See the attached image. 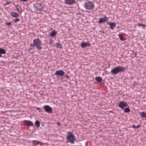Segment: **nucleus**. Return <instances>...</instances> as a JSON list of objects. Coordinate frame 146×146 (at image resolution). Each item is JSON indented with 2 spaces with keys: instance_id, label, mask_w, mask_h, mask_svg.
Returning a JSON list of instances; mask_svg holds the SVG:
<instances>
[{
  "instance_id": "nucleus-1",
  "label": "nucleus",
  "mask_w": 146,
  "mask_h": 146,
  "mask_svg": "<svg viewBox=\"0 0 146 146\" xmlns=\"http://www.w3.org/2000/svg\"><path fill=\"white\" fill-rule=\"evenodd\" d=\"M68 135L66 137L67 142L70 143L71 144H74L76 140L75 136L71 132L67 133Z\"/></svg>"
},
{
  "instance_id": "nucleus-2",
  "label": "nucleus",
  "mask_w": 146,
  "mask_h": 146,
  "mask_svg": "<svg viewBox=\"0 0 146 146\" xmlns=\"http://www.w3.org/2000/svg\"><path fill=\"white\" fill-rule=\"evenodd\" d=\"M84 6L86 9L89 10H93L95 8L94 3L90 1L85 2Z\"/></svg>"
},
{
  "instance_id": "nucleus-3",
  "label": "nucleus",
  "mask_w": 146,
  "mask_h": 146,
  "mask_svg": "<svg viewBox=\"0 0 146 146\" xmlns=\"http://www.w3.org/2000/svg\"><path fill=\"white\" fill-rule=\"evenodd\" d=\"M125 69V68H124L122 66H119L112 70L111 72L113 74H116L120 72H123Z\"/></svg>"
},
{
  "instance_id": "nucleus-4",
  "label": "nucleus",
  "mask_w": 146,
  "mask_h": 146,
  "mask_svg": "<svg viewBox=\"0 0 146 146\" xmlns=\"http://www.w3.org/2000/svg\"><path fill=\"white\" fill-rule=\"evenodd\" d=\"M33 42L35 45L36 46L37 49L40 50L42 48V47L40 46L42 44V42L40 39H34Z\"/></svg>"
},
{
  "instance_id": "nucleus-5",
  "label": "nucleus",
  "mask_w": 146,
  "mask_h": 146,
  "mask_svg": "<svg viewBox=\"0 0 146 146\" xmlns=\"http://www.w3.org/2000/svg\"><path fill=\"white\" fill-rule=\"evenodd\" d=\"M118 106L122 109L123 110L124 108L128 106V104L126 102L124 101H121L119 103Z\"/></svg>"
},
{
  "instance_id": "nucleus-6",
  "label": "nucleus",
  "mask_w": 146,
  "mask_h": 146,
  "mask_svg": "<svg viewBox=\"0 0 146 146\" xmlns=\"http://www.w3.org/2000/svg\"><path fill=\"white\" fill-rule=\"evenodd\" d=\"M65 74L64 71L62 70H57L56 71L55 74L56 76H64Z\"/></svg>"
},
{
  "instance_id": "nucleus-7",
  "label": "nucleus",
  "mask_w": 146,
  "mask_h": 146,
  "mask_svg": "<svg viewBox=\"0 0 146 146\" xmlns=\"http://www.w3.org/2000/svg\"><path fill=\"white\" fill-rule=\"evenodd\" d=\"M32 142L33 143V145L34 146H36L38 145H40L41 146L44 145V143H42L40 141L36 140L33 141H32Z\"/></svg>"
},
{
  "instance_id": "nucleus-8",
  "label": "nucleus",
  "mask_w": 146,
  "mask_h": 146,
  "mask_svg": "<svg viewBox=\"0 0 146 146\" xmlns=\"http://www.w3.org/2000/svg\"><path fill=\"white\" fill-rule=\"evenodd\" d=\"M25 126H33L34 125L33 122L28 120H25L23 121Z\"/></svg>"
},
{
  "instance_id": "nucleus-9",
  "label": "nucleus",
  "mask_w": 146,
  "mask_h": 146,
  "mask_svg": "<svg viewBox=\"0 0 146 146\" xmlns=\"http://www.w3.org/2000/svg\"><path fill=\"white\" fill-rule=\"evenodd\" d=\"M44 108L46 111L49 113L52 110V108L48 105L44 106Z\"/></svg>"
},
{
  "instance_id": "nucleus-10",
  "label": "nucleus",
  "mask_w": 146,
  "mask_h": 146,
  "mask_svg": "<svg viewBox=\"0 0 146 146\" xmlns=\"http://www.w3.org/2000/svg\"><path fill=\"white\" fill-rule=\"evenodd\" d=\"M91 44L89 43H86L85 42H82L81 44V46L82 48H84L87 46L90 47Z\"/></svg>"
},
{
  "instance_id": "nucleus-11",
  "label": "nucleus",
  "mask_w": 146,
  "mask_h": 146,
  "mask_svg": "<svg viewBox=\"0 0 146 146\" xmlns=\"http://www.w3.org/2000/svg\"><path fill=\"white\" fill-rule=\"evenodd\" d=\"M65 3L67 4L71 5L74 3H75V0H66Z\"/></svg>"
},
{
  "instance_id": "nucleus-12",
  "label": "nucleus",
  "mask_w": 146,
  "mask_h": 146,
  "mask_svg": "<svg viewBox=\"0 0 146 146\" xmlns=\"http://www.w3.org/2000/svg\"><path fill=\"white\" fill-rule=\"evenodd\" d=\"M107 20H108V18L106 17L105 16L104 18H100L98 23H100L102 22L106 21Z\"/></svg>"
},
{
  "instance_id": "nucleus-13",
  "label": "nucleus",
  "mask_w": 146,
  "mask_h": 146,
  "mask_svg": "<svg viewBox=\"0 0 146 146\" xmlns=\"http://www.w3.org/2000/svg\"><path fill=\"white\" fill-rule=\"evenodd\" d=\"M109 25L110 26V28L111 29H113L116 25V23L114 22H111L109 23Z\"/></svg>"
},
{
  "instance_id": "nucleus-14",
  "label": "nucleus",
  "mask_w": 146,
  "mask_h": 146,
  "mask_svg": "<svg viewBox=\"0 0 146 146\" xmlns=\"http://www.w3.org/2000/svg\"><path fill=\"white\" fill-rule=\"evenodd\" d=\"M36 9L38 11H42L43 9L42 5L41 4H38V6L36 7Z\"/></svg>"
},
{
  "instance_id": "nucleus-15",
  "label": "nucleus",
  "mask_w": 146,
  "mask_h": 146,
  "mask_svg": "<svg viewBox=\"0 0 146 146\" xmlns=\"http://www.w3.org/2000/svg\"><path fill=\"white\" fill-rule=\"evenodd\" d=\"M6 53V51L3 49L0 48V57L2 56V54H5Z\"/></svg>"
},
{
  "instance_id": "nucleus-16",
  "label": "nucleus",
  "mask_w": 146,
  "mask_h": 146,
  "mask_svg": "<svg viewBox=\"0 0 146 146\" xmlns=\"http://www.w3.org/2000/svg\"><path fill=\"white\" fill-rule=\"evenodd\" d=\"M140 115L142 118H145L146 120V113L142 112L140 113Z\"/></svg>"
},
{
  "instance_id": "nucleus-17",
  "label": "nucleus",
  "mask_w": 146,
  "mask_h": 146,
  "mask_svg": "<svg viewBox=\"0 0 146 146\" xmlns=\"http://www.w3.org/2000/svg\"><path fill=\"white\" fill-rule=\"evenodd\" d=\"M57 33L56 31L54 30L53 31L52 33L50 34V36H51L52 37H54L56 34Z\"/></svg>"
},
{
  "instance_id": "nucleus-18",
  "label": "nucleus",
  "mask_w": 146,
  "mask_h": 146,
  "mask_svg": "<svg viewBox=\"0 0 146 146\" xmlns=\"http://www.w3.org/2000/svg\"><path fill=\"white\" fill-rule=\"evenodd\" d=\"M11 15L12 17H17L19 16V15L17 13L14 12H12Z\"/></svg>"
},
{
  "instance_id": "nucleus-19",
  "label": "nucleus",
  "mask_w": 146,
  "mask_h": 146,
  "mask_svg": "<svg viewBox=\"0 0 146 146\" xmlns=\"http://www.w3.org/2000/svg\"><path fill=\"white\" fill-rule=\"evenodd\" d=\"M95 80L98 82H101L102 81V79L100 77H96L95 78Z\"/></svg>"
},
{
  "instance_id": "nucleus-20",
  "label": "nucleus",
  "mask_w": 146,
  "mask_h": 146,
  "mask_svg": "<svg viewBox=\"0 0 146 146\" xmlns=\"http://www.w3.org/2000/svg\"><path fill=\"white\" fill-rule=\"evenodd\" d=\"M56 46L57 48H62V45L60 43H56Z\"/></svg>"
},
{
  "instance_id": "nucleus-21",
  "label": "nucleus",
  "mask_w": 146,
  "mask_h": 146,
  "mask_svg": "<svg viewBox=\"0 0 146 146\" xmlns=\"http://www.w3.org/2000/svg\"><path fill=\"white\" fill-rule=\"evenodd\" d=\"M35 125L37 128H38L40 126V123L39 121L36 120L35 122Z\"/></svg>"
},
{
  "instance_id": "nucleus-22",
  "label": "nucleus",
  "mask_w": 146,
  "mask_h": 146,
  "mask_svg": "<svg viewBox=\"0 0 146 146\" xmlns=\"http://www.w3.org/2000/svg\"><path fill=\"white\" fill-rule=\"evenodd\" d=\"M119 38L122 41H124L125 40V38L123 37V36L122 35H119Z\"/></svg>"
},
{
  "instance_id": "nucleus-23",
  "label": "nucleus",
  "mask_w": 146,
  "mask_h": 146,
  "mask_svg": "<svg viewBox=\"0 0 146 146\" xmlns=\"http://www.w3.org/2000/svg\"><path fill=\"white\" fill-rule=\"evenodd\" d=\"M124 111L126 113H128L130 111V109L129 108H126L125 109Z\"/></svg>"
},
{
  "instance_id": "nucleus-24",
  "label": "nucleus",
  "mask_w": 146,
  "mask_h": 146,
  "mask_svg": "<svg viewBox=\"0 0 146 146\" xmlns=\"http://www.w3.org/2000/svg\"><path fill=\"white\" fill-rule=\"evenodd\" d=\"M137 25L139 27L141 26H142L144 27V29L145 28V27L146 26L144 24H140V23H138Z\"/></svg>"
},
{
  "instance_id": "nucleus-25",
  "label": "nucleus",
  "mask_w": 146,
  "mask_h": 146,
  "mask_svg": "<svg viewBox=\"0 0 146 146\" xmlns=\"http://www.w3.org/2000/svg\"><path fill=\"white\" fill-rule=\"evenodd\" d=\"M140 127H141V125H137V126H135V125H133L132 126V127L133 128H139Z\"/></svg>"
},
{
  "instance_id": "nucleus-26",
  "label": "nucleus",
  "mask_w": 146,
  "mask_h": 146,
  "mask_svg": "<svg viewBox=\"0 0 146 146\" xmlns=\"http://www.w3.org/2000/svg\"><path fill=\"white\" fill-rule=\"evenodd\" d=\"M20 21V19L18 18H17L15 19L14 20V22L15 23H17L18 21Z\"/></svg>"
},
{
  "instance_id": "nucleus-27",
  "label": "nucleus",
  "mask_w": 146,
  "mask_h": 146,
  "mask_svg": "<svg viewBox=\"0 0 146 146\" xmlns=\"http://www.w3.org/2000/svg\"><path fill=\"white\" fill-rule=\"evenodd\" d=\"M6 24L7 25L9 26L12 25V23L10 22H7L6 23Z\"/></svg>"
},
{
  "instance_id": "nucleus-28",
  "label": "nucleus",
  "mask_w": 146,
  "mask_h": 146,
  "mask_svg": "<svg viewBox=\"0 0 146 146\" xmlns=\"http://www.w3.org/2000/svg\"><path fill=\"white\" fill-rule=\"evenodd\" d=\"M52 42L53 41L52 40H50L49 41V44L50 45H51Z\"/></svg>"
},
{
  "instance_id": "nucleus-29",
  "label": "nucleus",
  "mask_w": 146,
  "mask_h": 146,
  "mask_svg": "<svg viewBox=\"0 0 146 146\" xmlns=\"http://www.w3.org/2000/svg\"><path fill=\"white\" fill-rule=\"evenodd\" d=\"M30 46H32V47H35V45L34 44H30Z\"/></svg>"
},
{
  "instance_id": "nucleus-30",
  "label": "nucleus",
  "mask_w": 146,
  "mask_h": 146,
  "mask_svg": "<svg viewBox=\"0 0 146 146\" xmlns=\"http://www.w3.org/2000/svg\"><path fill=\"white\" fill-rule=\"evenodd\" d=\"M16 8V9H17V11H18V12H19V9L18 7H17Z\"/></svg>"
},
{
  "instance_id": "nucleus-31",
  "label": "nucleus",
  "mask_w": 146,
  "mask_h": 146,
  "mask_svg": "<svg viewBox=\"0 0 146 146\" xmlns=\"http://www.w3.org/2000/svg\"><path fill=\"white\" fill-rule=\"evenodd\" d=\"M57 124L58 125V126H59L61 125V124L59 122H58L57 123Z\"/></svg>"
},
{
  "instance_id": "nucleus-32",
  "label": "nucleus",
  "mask_w": 146,
  "mask_h": 146,
  "mask_svg": "<svg viewBox=\"0 0 146 146\" xmlns=\"http://www.w3.org/2000/svg\"><path fill=\"white\" fill-rule=\"evenodd\" d=\"M33 49V48H29L28 50V51H30L31 50H32V49Z\"/></svg>"
},
{
  "instance_id": "nucleus-33",
  "label": "nucleus",
  "mask_w": 146,
  "mask_h": 146,
  "mask_svg": "<svg viewBox=\"0 0 146 146\" xmlns=\"http://www.w3.org/2000/svg\"><path fill=\"white\" fill-rule=\"evenodd\" d=\"M20 1H24V2H26V1H27V0H20Z\"/></svg>"
},
{
  "instance_id": "nucleus-34",
  "label": "nucleus",
  "mask_w": 146,
  "mask_h": 146,
  "mask_svg": "<svg viewBox=\"0 0 146 146\" xmlns=\"http://www.w3.org/2000/svg\"><path fill=\"white\" fill-rule=\"evenodd\" d=\"M37 110H39L40 109V108H36Z\"/></svg>"
},
{
  "instance_id": "nucleus-35",
  "label": "nucleus",
  "mask_w": 146,
  "mask_h": 146,
  "mask_svg": "<svg viewBox=\"0 0 146 146\" xmlns=\"http://www.w3.org/2000/svg\"><path fill=\"white\" fill-rule=\"evenodd\" d=\"M7 5H9L10 4V3H9V2H8L7 3Z\"/></svg>"
},
{
  "instance_id": "nucleus-36",
  "label": "nucleus",
  "mask_w": 146,
  "mask_h": 146,
  "mask_svg": "<svg viewBox=\"0 0 146 146\" xmlns=\"http://www.w3.org/2000/svg\"><path fill=\"white\" fill-rule=\"evenodd\" d=\"M109 23V22H108V23H107V24H108V23Z\"/></svg>"
}]
</instances>
